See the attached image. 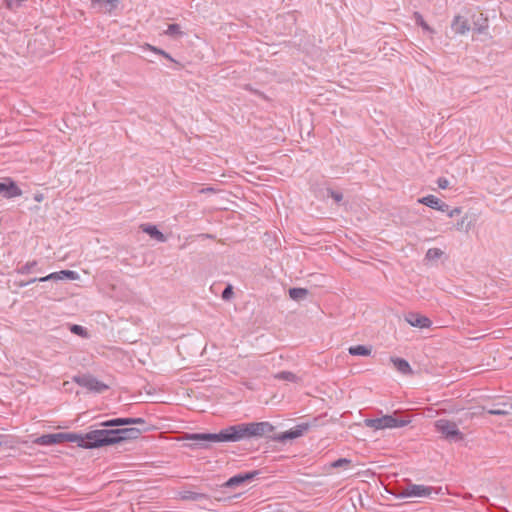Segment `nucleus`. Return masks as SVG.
<instances>
[{
    "label": "nucleus",
    "mask_w": 512,
    "mask_h": 512,
    "mask_svg": "<svg viewBox=\"0 0 512 512\" xmlns=\"http://www.w3.org/2000/svg\"><path fill=\"white\" fill-rule=\"evenodd\" d=\"M413 17L417 25H419L423 30L434 33V30L427 24V22L423 19L422 15L419 12H414Z\"/></svg>",
    "instance_id": "nucleus-24"
},
{
    "label": "nucleus",
    "mask_w": 512,
    "mask_h": 512,
    "mask_svg": "<svg viewBox=\"0 0 512 512\" xmlns=\"http://www.w3.org/2000/svg\"><path fill=\"white\" fill-rule=\"evenodd\" d=\"M186 439L189 441H208L214 442H237L234 425L222 429L218 433H192L187 434Z\"/></svg>",
    "instance_id": "nucleus-4"
},
{
    "label": "nucleus",
    "mask_w": 512,
    "mask_h": 512,
    "mask_svg": "<svg viewBox=\"0 0 512 512\" xmlns=\"http://www.w3.org/2000/svg\"><path fill=\"white\" fill-rule=\"evenodd\" d=\"M74 382L79 386H82L89 391H93L96 393H102L109 389V386L105 383L99 381L92 375H78L73 378Z\"/></svg>",
    "instance_id": "nucleus-7"
},
{
    "label": "nucleus",
    "mask_w": 512,
    "mask_h": 512,
    "mask_svg": "<svg viewBox=\"0 0 512 512\" xmlns=\"http://www.w3.org/2000/svg\"><path fill=\"white\" fill-rule=\"evenodd\" d=\"M275 378L289 382H295L297 380V376L290 371L279 372L275 375Z\"/></svg>",
    "instance_id": "nucleus-25"
},
{
    "label": "nucleus",
    "mask_w": 512,
    "mask_h": 512,
    "mask_svg": "<svg viewBox=\"0 0 512 512\" xmlns=\"http://www.w3.org/2000/svg\"><path fill=\"white\" fill-rule=\"evenodd\" d=\"M443 255V251L439 248H430L427 250L425 258L427 260H437Z\"/></svg>",
    "instance_id": "nucleus-26"
},
{
    "label": "nucleus",
    "mask_w": 512,
    "mask_h": 512,
    "mask_svg": "<svg viewBox=\"0 0 512 512\" xmlns=\"http://www.w3.org/2000/svg\"><path fill=\"white\" fill-rule=\"evenodd\" d=\"M470 10L466 11L465 15L457 14L453 17L451 22V29L456 35H465L471 30L469 23Z\"/></svg>",
    "instance_id": "nucleus-8"
},
{
    "label": "nucleus",
    "mask_w": 512,
    "mask_h": 512,
    "mask_svg": "<svg viewBox=\"0 0 512 512\" xmlns=\"http://www.w3.org/2000/svg\"><path fill=\"white\" fill-rule=\"evenodd\" d=\"M327 191H328L329 196L337 203H339L343 200V194L341 192L334 191L332 189H328Z\"/></svg>",
    "instance_id": "nucleus-30"
},
{
    "label": "nucleus",
    "mask_w": 512,
    "mask_h": 512,
    "mask_svg": "<svg viewBox=\"0 0 512 512\" xmlns=\"http://www.w3.org/2000/svg\"><path fill=\"white\" fill-rule=\"evenodd\" d=\"M437 184H438L439 188L446 189L449 186V181H448V179H446L444 177H440L437 180Z\"/></svg>",
    "instance_id": "nucleus-35"
},
{
    "label": "nucleus",
    "mask_w": 512,
    "mask_h": 512,
    "mask_svg": "<svg viewBox=\"0 0 512 512\" xmlns=\"http://www.w3.org/2000/svg\"><path fill=\"white\" fill-rule=\"evenodd\" d=\"M348 351L353 356H369L371 354V348L364 345L351 346Z\"/></svg>",
    "instance_id": "nucleus-22"
},
{
    "label": "nucleus",
    "mask_w": 512,
    "mask_h": 512,
    "mask_svg": "<svg viewBox=\"0 0 512 512\" xmlns=\"http://www.w3.org/2000/svg\"><path fill=\"white\" fill-rule=\"evenodd\" d=\"M394 367L402 374H412V369L408 361L403 358L392 357L391 358Z\"/></svg>",
    "instance_id": "nucleus-19"
},
{
    "label": "nucleus",
    "mask_w": 512,
    "mask_h": 512,
    "mask_svg": "<svg viewBox=\"0 0 512 512\" xmlns=\"http://www.w3.org/2000/svg\"><path fill=\"white\" fill-rule=\"evenodd\" d=\"M309 427L310 425L308 423H301L288 431L274 435L271 437V439L278 442H285L287 440L295 439L302 436L309 429Z\"/></svg>",
    "instance_id": "nucleus-9"
},
{
    "label": "nucleus",
    "mask_w": 512,
    "mask_h": 512,
    "mask_svg": "<svg viewBox=\"0 0 512 512\" xmlns=\"http://www.w3.org/2000/svg\"><path fill=\"white\" fill-rule=\"evenodd\" d=\"M165 33L168 36H172V37L181 36L183 34L181 31V27L178 24H169Z\"/></svg>",
    "instance_id": "nucleus-27"
},
{
    "label": "nucleus",
    "mask_w": 512,
    "mask_h": 512,
    "mask_svg": "<svg viewBox=\"0 0 512 512\" xmlns=\"http://www.w3.org/2000/svg\"><path fill=\"white\" fill-rule=\"evenodd\" d=\"M257 474V471L237 474L229 478L222 486L226 488H234L240 486L241 484L254 479Z\"/></svg>",
    "instance_id": "nucleus-13"
},
{
    "label": "nucleus",
    "mask_w": 512,
    "mask_h": 512,
    "mask_svg": "<svg viewBox=\"0 0 512 512\" xmlns=\"http://www.w3.org/2000/svg\"><path fill=\"white\" fill-rule=\"evenodd\" d=\"M234 429L236 441L238 442L252 437H268L271 439L272 436L269 434L274 431L275 427L271 423L263 421L236 424Z\"/></svg>",
    "instance_id": "nucleus-2"
},
{
    "label": "nucleus",
    "mask_w": 512,
    "mask_h": 512,
    "mask_svg": "<svg viewBox=\"0 0 512 512\" xmlns=\"http://www.w3.org/2000/svg\"><path fill=\"white\" fill-rule=\"evenodd\" d=\"M406 321L413 327L429 328L432 325L431 320L418 313H409L406 317Z\"/></svg>",
    "instance_id": "nucleus-17"
},
{
    "label": "nucleus",
    "mask_w": 512,
    "mask_h": 512,
    "mask_svg": "<svg viewBox=\"0 0 512 512\" xmlns=\"http://www.w3.org/2000/svg\"><path fill=\"white\" fill-rule=\"evenodd\" d=\"M470 18L473 20V30L476 33L482 34L487 31L489 27V21L483 13H479L478 15L470 13Z\"/></svg>",
    "instance_id": "nucleus-18"
},
{
    "label": "nucleus",
    "mask_w": 512,
    "mask_h": 512,
    "mask_svg": "<svg viewBox=\"0 0 512 512\" xmlns=\"http://www.w3.org/2000/svg\"><path fill=\"white\" fill-rule=\"evenodd\" d=\"M411 420L408 417H398L396 413L391 415H384L379 418L366 419L365 425L367 427L380 430L386 428H399L408 425Z\"/></svg>",
    "instance_id": "nucleus-5"
},
{
    "label": "nucleus",
    "mask_w": 512,
    "mask_h": 512,
    "mask_svg": "<svg viewBox=\"0 0 512 512\" xmlns=\"http://www.w3.org/2000/svg\"><path fill=\"white\" fill-rule=\"evenodd\" d=\"M146 421L143 418H114L111 420H107L99 423L101 427H110V426H126V425H145Z\"/></svg>",
    "instance_id": "nucleus-12"
},
{
    "label": "nucleus",
    "mask_w": 512,
    "mask_h": 512,
    "mask_svg": "<svg viewBox=\"0 0 512 512\" xmlns=\"http://www.w3.org/2000/svg\"><path fill=\"white\" fill-rule=\"evenodd\" d=\"M221 296H222V298L224 300H229L233 296V288H232V286L228 285L227 287H225V289L223 290Z\"/></svg>",
    "instance_id": "nucleus-33"
},
{
    "label": "nucleus",
    "mask_w": 512,
    "mask_h": 512,
    "mask_svg": "<svg viewBox=\"0 0 512 512\" xmlns=\"http://www.w3.org/2000/svg\"><path fill=\"white\" fill-rule=\"evenodd\" d=\"M487 413L490 415L504 416V415H507L509 412L507 410L501 409V408H492V409H488Z\"/></svg>",
    "instance_id": "nucleus-32"
},
{
    "label": "nucleus",
    "mask_w": 512,
    "mask_h": 512,
    "mask_svg": "<svg viewBox=\"0 0 512 512\" xmlns=\"http://www.w3.org/2000/svg\"><path fill=\"white\" fill-rule=\"evenodd\" d=\"M143 231L160 242H164L166 240L164 234L154 225H145L143 227Z\"/></svg>",
    "instance_id": "nucleus-21"
},
{
    "label": "nucleus",
    "mask_w": 512,
    "mask_h": 512,
    "mask_svg": "<svg viewBox=\"0 0 512 512\" xmlns=\"http://www.w3.org/2000/svg\"><path fill=\"white\" fill-rule=\"evenodd\" d=\"M308 295V290L305 288H290L289 296L291 299L298 301L304 299Z\"/></svg>",
    "instance_id": "nucleus-23"
},
{
    "label": "nucleus",
    "mask_w": 512,
    "mask_h": 512,
    "mask_svg": "<svg viewBox=\"0 0 512 512\" xmlns=\"http://www.w3.org/2000/svg\"><path fill=\"white\" fill-rule=\"evenodd\" d=\"M65 278L70 280H76L78 278V274L75 271L62 270L60 272L51 273L45 277H34V282H46L53 285L54 283H57L59 280Z\"/></svg>",
    "instance_id": "nucleus-11"
},
{
    "label": "nucleus",
    "mask_w": 512,
    "mask_h": 512,
    "mask_svg": "<svg viewBox=\"0 0 512 512\" xmlns=\"http://www.w3.org/2000/svg\"><path fill=\"white\" fill-rule=\"evenodd\" d=\"M418 202L441 212L448 211L449 208V206L445 202L441 201L438 197L434 195H427L425 197H422L418 199Z\"/></svg>",
    "instance_id": "nucleus-16"
},
{
    "label": "nucleus",
    "mask_w": 512,
    "mask_h": 512,
    "mask_svg": "<svg viewBox=\"0 0 512 512\" xmlns=\"http://www.w3.org/2000/svg\"><path fill=\"white\" fill-rule=\"evenodd\" d=\"M63 442H71L76 443L77 446L85 448V445H87V441L85 439V434H79V433H53V434H45L42 435L36 439H34V444L49 446L54 445L58 443Z\"/></svg>",
    "instance_id": "nucleus-3"
},
{
    "label": "nucleus",
    "mask_w": 512,
    "mask_h": 512,
    "mask_svg": "<svg viewBox=\"0 0 512 512\" xmlns=\"http://www.w3.org/2000/svg\"><path fill=\"white\" fill-rule=\"evenodd\" d=\"M147 46H148V48H149L151 51H153V52H155V53H157V54H159V55H161V56L165 57L166 59H168L169 61H171V62H173V63H177V64H178V62H177V61H176V60H175V59H174V58H173L169 53H167L166 51H164V50H162V49H160V48H157V47L151 46V45H147Z\"/></svg>",
    "instance_id": "nucleus-28"
},
{
    "label": "nucleus",
    "mask_w": 512,
    "mask_h": 512,
    "mask_svg": "<svg viewBox=\"0 0 512 512\" xmlns=\"http://www.w3.org/2000/svg\"><path fill=\"white\" fill-rule=\"evenodd\" d=\"M34 200L41 202L43 200V196L41 194H34Z\"/></svg>",
    "instance_id": "nucleus-39"
},
{
    "label": "nucleus",
    "mask_w": 512,
    "mask_h": 512,
    "mask_svg": "<svg viewBox=\"0 0 512 512\" xmlns=\"http://www.w3.org/2000/svg\"><path fill=\"white\" fill-rule=\"evenodd\" d=\"M435 491L433 487L418 485V484H409L406 488L401 492L402 497H430L431 494Z\"/></svg>",
    "instance_id": "nucleus-10"
},
{
    "label": "nucleus",
    "mask_w": 512,
    "mask_h": 512,
    "mask_svg": "<svg viewBox=\"0 0 512 512\" xmlns=\"http://www.w3.org/2000/svg\"><path fill=\"white\" fill-rule=\"evenodd\" d=\"M192 446L195 448L207 449L210 447L208 441H192Z\"/></svg>",
    "instance_id": "nucleus-34"
},
{
    "label": "nucleus",
    "mask_w": 512,
    "mask_h": 512,
    "mask_svg": "<svg viewBox=\"0 0 512 512\" xmlns=\"http://www.w3.org/2000/svg\"><path fill=\"white\" fill-rule=\"evenodd\" d=\"M351 463V460L350 459H347V458H339L335 461H333L330 466L332 468H339V467H346L348 466L349 464Z\"/></svg>",
    "instance_id": "nucleus-29"
},
{
    "label": "nucleus",
    "mask_w": 512,
    "mask_h": 512,
    "mask_svg": "<svg viewBox=\"0 0 512 512\" xmlns=\"http://www.w3.org/2000/svg\"><path fill=\"white\" fill-rule=\"evenodd\" d=\"M434 426L437 432L441 433L446 439L461 441L464 438L455 422L447 419H439L435 421Z\"/></svg>",
    "instance_id": "nucleus-6"
},
{
    "label": "nucleus",
    "mask_w": 512,
    "mask_h": 512,
    "mask_svg": "<svg viewBox=\"0 0 512 512\" xmlns=\"http://www.w3.org/2000/svg\"><path fill=\"white\" fill-rule=\"evenodd\" d=\"M71 332L77 334V335H84L85 334V329L80 326V325H73L71 327Z\"/></svg>",
    "instance_id": "nucleus-36"
},
{
    "label": "nucleus",
    "mask_w": 512,
    "mask_h": 512,
    "mask_svg": "<svg viewBox=\"0 0 512 512\" xmlns=\"http://www.w3.org/2000/svg\"><path fill=\"white\" fill-rule=\"evenodd\" d=\"M119 5V0H91V7L100 13H111Z\"/></svg>",
    "instance_id": "nucleus-15"
},
{
    "label": "nucleus",
    "mask_w": 512,
    "mask_h": 512,
    "mask_svg": "<svg viewBox=\"0 0 512 512\" xmlns=\"http://www.w3.org/2000/svg\"><path fill=\"white\" fill-rule=\"evenodd\" d=\"M141 429L128 427L117 429H95L85 433L87 445L83 444L86 449L99 448L126 440H133L140 436Z\"/></svg>",
    "instance_id": "nucleus-1"
},
{
    "label": "nucleus",
    "mask_w": 512,
    "mask_h": 512,
    "mask_svg": "<svg viewBox=\"0 0 512 512\" xmlns=\"http://www.w3.org/2000/svg\"><path fill=\"white\" fill-rule=\"evenodd\" d=\"M0 194L5 198H13L21 194L20 188L15 182L6 178L3 182H0Z\"/></svg>",
    "instance_id": "nucleus-14"
},
{
    "label": "nucleus",
    "mask_w": 512,
    "mask_h": 512,
    "mask_svg": "<svg viewBox=\"0 0 512 512\" xmlns=\"http://www.w3.org/2000/svg\"><path fill=\"white\" fill-rule=\"evenodd\" d=\"M461 211H462L461 208L455 207L451 210L448 209V211H446V212H447L448 217L453 218V217L459 215L461 213Z\"/></svg>",
    "instance_id": "nucleus-37"
},
{
    "label": "nucleus",
    "mask_w": 512,
    "mask_h": 512,
    "mask_svg": "<svg viewBox=\"0 0 512 512\" xmlns=\"http://www.w3.org/2000/svg\"><path fill=\"white\" fill-rule=\"evenodd\" d=\"M466 220H467V217H463L460 221L457 222L456 229L458 231H462V230L468 231L469 230L470 223L465 224Z\"/></svg>",
    "instance_id": "nucleus-31"
},
{
    "label": "nucleus",
    "mask_w": 512,
    "mask_h": 512,
    "mask_svg": "<svg viewBox=\"0 0 512 512\" xmlns=\"http://www.w3.org/2000/svg\"><path fill=\"white\" fill-rule=\"evenodd\" d=\"M180 498L182 500H191V501H202V500L209 499L207 494L190 491V490L182 491L180 493Z\"/></svg>",
    "instance_id": "nucleus-20"
},
{
    "label": "nucleus",
    "mask_w": 512,
    "mask_h": 512,
    "mask_svg": "<svg viewBox=\"0 0 512 512\" xmlns=\"http://www.w3.org/2000/svg\"><path fill=\"white\" fill-rule=\"evenodd\" d=\"M29 283H30V280H28V281H26V282H21V284H20V285L22 286V285H26V284H29Z\"/></svg>",
    "instance_id": "nucleus-40"
},
{
    "label": "nucleus",
    "mask_w": 512,
    "mask_h": 512,
    "mask_svg": "<svg viewBox=\"0 0 512 512\" xmlns=\"http://www.w3.org/2000/svg\"><path fill=\"white\" fill-rule=\"evenodd\" d=\"M245 89L252 92L255 95L264 97V94L262 92H260L259 90L253 89L250 85H245Z\"/></svg>",
    "instance_id": "nucleus-38"
}]
</instances>
